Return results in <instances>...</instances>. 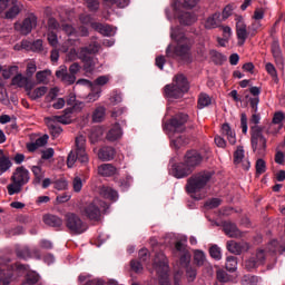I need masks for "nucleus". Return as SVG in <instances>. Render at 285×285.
<instances>
[{"label":"nucleus","mask_w":285,"mask_h":285,"mask_svg":"<svg viewBox=\"0 0 285 285\" xmlns=\"http://www.w3.org/2000/svg\"><path fill=\"white\" fill-rule=\"evenodd\" d=\"M187 121L188 115L177 114L166 125V128L169 130V132H173L170 135V145L173 146V148H176V150H178V148H181V146H188V144H190V139L188 137L180 135V132L186 131Z\"/></svg>","instance_id":"f257e3e1"},{"label":"nucleus","mask_w":285,"mask_h":285,"mask_svg":"<svg viewBox=\"0 0 285 285\" xmlns=\"http://www.w3.org/2000/svg\"><path fill=\"white\" fill-rule=\"evenodd\" d=\"M171 39L176 41V47L174 48V52L170 51V45L166 49L167 57H180V59H186L190 57V50L193 49V40L186 37V33L179 31V28H171L170 33Z\"/></svg>","instance_id":"f03ea898"},{"label":"nucleus","mask_w":285,"mask_h":285,"mask_svg":"<svg viewBox=\"0 0 285 285\" xmlns=\"http://www.w3.org/2000/svg\"><path fill=\"white\" fill-rule=\"evenodd\" d=\"M213 179V173L210 171H200L197 174H194L190 178L187 180L186 190L194 199H197L199 202L200 199H204V195L197 193H202L208 186V181Z\"/></svg>","instance_id":"7ed1b4c3"},{"label":"nucleus","mask_w":285,"mask_h":285,"mask_svg":"<svg viewBox=\"0 0 285 285\" xmlns=\"http://www.w3.org/2000/svg\"><path fill=\"white\" fill-rule=\"evenodd\" d=\"M188 79L184 73H178L174 77L173 82L166 85L163 89V95L166 99H181L188 92Z\"/></svg>","instance_id":"20e7f679"},{"label":"nucleus","mask_w":285,"mask_h":285,"mask_svg":"<svg viewBox=\"0 0 285 285\" xmlns=\"http://www.w3.org/2000/svg\"><path fill=\"white\" fill-rule=\"evenodd\" d=\"M77 160L80 164H88V153H86V136L79 135L75 140V149H72L67 157L68 168H72Z\"/></svg>","instance_id":"39448f33"},{"label":"nucleus","mask_w":285,"mask_h":285,"mask_svg":"<svg viewBox=\"0 0 285 285\" xmlns=\"http://www.w3.org/2000/svg\"><path fill=\"white\" fill-rule=\"evenodd\" d=\"M11 184L7 186L9 195H19L23 190V186L30 181V171L26 167H17L11 176Z\"/></svg>","instance_id":"423d86ee"},{"label":"nucleus","mask_w":285,"mask_h":285,"mask_svg":"<svg viewBox=\"0 0 285 285\" xmlns=\"http://www.w3.org/2000/svg\"><path fill=\"white\" fill-rule=\"evenodd\" d=\"M153 266L159 277V284L170 285V279L168 278L170 266L168 265V257H166L164 252H158L156 254Z\"/></svg>","instance_id":"0eeeda50"},{"label":"nucleus","mask_w":285,"mask_h":285,"mask_svg":"<svg viewBox=\"0 0 285 285\" xmlns=\"http://www.w3.org/2000/svg\"><path fill=\"white\" fill-rule=\"evenodd\" d=\"M97 52H99V43L97 42H94L88 47H81L79 49V59L83 63L85 72H95V57H91L90 55H97Z\"/></svg>","instance_id":"6e6552de"},{"label":"nucleus","mask_w":285,"mask_h":285,"mask_svg":"<svg viewBox=\"0 0 285 285\" xmlns=\"http://www.w3.org/2000/svg\"><path fill=\"white\" fill-rule=\"evenodd\" d=\"M65 224L70 235H83L88 230V224L75 213L66 214Z\"/></svg>","instance_id":"1a4fd4ad"},{"label":"nucleus","mask_w":285,"mask_h":285,"mask_svg":"<svg viewBox=\"0 0 285 285\" xmlns=\"http://www.w3.org/2000/svg\"><path fill=\"white\" fill-rule=\"evenodd\" d=\"M250 144L253 153L258 155H264L266 153L267 139L264 137V127L262 126H252L250 128Z\"/></svg>","instance_id":"9d476101"},{"label":"nucleus","mask_w":285,"mask_h":285,"mask_svg":"<svg viewBox=\"0 0 285 285\" xmlns=\"http://www.w3.org/2000/svg\"><path fill=\"white\" fill-rule=\"evenodd\" d=\"M80 215L90 222H101V208L99 207V199H94L85 204L80 208Z\"/></svg>","instance_id":"9b49d317"},{"label":"nucleus","mask_w":285,"mask_h":285,"mask_svg":"<svg viewBox=\"0 0 285 285\" xmlns=\"http://www.w3.org/2000/svg\"><path fill=\"white\" fill-rule=\"evenodd\" d=\"M37 21L38 18L35 13H29L22 22H16L14 23V30L19 32L20 35H23V37H28L30 32H32L33 28H37Z\"/></svg>","instance_id":"f8f14e48"},{"label":"nucleus","mask_w":285,"mask_h":285,"mask_svg":"<svg viewBox=\"0 0 285 285\" xmlns=\"http://www.w3.org/2000/svg\"><path fill=\"white\" fill-rule=\"evenodd\" d=\"M266 262V249L258 248L248 259L245 261L246 271H255Z\"/></svg>","instance_id":"ddd939ff"},{"label":"nucleus","mask_w":285,"mask_h":285,"mask_svg":"<svg viewBox=\"0 0 285 285\" xmlns=\"http://www.w3.org/2000/svg\"><path fill=\"white\" fill-rule=\"evenodd\" d=\"M266 262V249L258 248L248 259L245 261L246 271H255Z\"/></svg>","instance_id":"4468645a"},{"label":"nucleus","mask_w":285,"mask_h":285,"mask_svg":"<svg viewBox=\"0 0 285 285\" xmlns=\"http://www.w3.org/2000/svg\"><path fill=\"white\" fill-rule=\"evenodd\" d=\"M266 262V249L258 248L248 259L245 261L246 271H255Z\"/></svg>","instance_id":"2eb2a0df"},{"label":"nucleus","mask_w":285,"mask_h":285,"mask_svg":"<svg viewBox=\"0 0 285 285\" xmlns=\"http://www.w3.org/2000/svg\"><path fill=\"white\" fill-rule=\"evenodd\" d=\"M204 161V157L197 150H188L185 154L184 163L190 168V170H195L197 166H199Z\"/></svg>","instance_id":"dca6fc26"},{"label":"nucleus","mask_w":285,"mask_h":285,"mask_svg":"<svg viewBox=\"0 0 285 285\" xmlns=\"http://www.w3.org/2000/svg\"><path fill=\"white\" fill-rule=\"evenodd\" d=\"M11 86H17V88H23L26 92H28V90H32V88H35V82H32L29 77L18 73L12 78Z\"/></svg>","instance_id":"f3484780"},{"label":"nucleus","mask_w":285,"mask_h":285,"mask_svg":"<svg viewBox=\"0 0 285 285\" xmlns=\"http://www.w3.org/2000/svg\"><path fill=\"white\" fill-rule=\"evenodd\" d=\"M171 175L176 179H184L185 177H188V175H193V171L187 164L178 163L173 165Z\"/></svg>","instance_id":"a211bd4d"},{"label":"nucleus","mask_w":285,"mask_h":285,"mask_svg":"<svg viewBox=\"0 0 285 285\" xmlns=\"http://www.w3.org/2000/svg\"><path fill=\"white\" fill-rule=\"evenodd\" d=\"M236 37L238 39V46H244V43H246V39H248V30L246 29V23L242 18H238L236 21Z\"/></svg>","instance_id":"6ab92c4d"},{"label":"nucleus","mask_w":285,"mask_h":285,"mask_svg":"<svg viewBox=\"0 0 285 285\" xmlns=\"http://www.w3.org/2000/svg\"><path fill=\"white\" fill-rule=\"evenodd\" d=\"M56 77L67 86H72V83L77 81V76L72 75L71 72L68 73V67L66 66H61L60 69L56 71Z\"/></svg>","instance_id":"aec40b11"},{"label":"nucleus","mask_w":285,"mask_h":285,"mask_svg":"<svg viewBox=\"0 0 285 285\" xmlns=\"http://www.w3.org/2000/svg\"><path fill=\"white\" fill-rule=\"evenodd\" d=\"M223 230L227 237H232L233 239H242V237H244V233L237 228L235 223H224Z\"/></svg>","instance_id":"412c9836"},{"label":"nucleus","mask_w":285,"mask_h":285,"mask_svg":"<svg viewBox=\"0 0 285 285\" xmlns=\"http://www.w3.org/2000/svg\"><path fill=\"white\" fill-rule=\"evenodd\" d=\"M91 28L102 35V37H115L117 29L110 24H104L100 22H91Z\"/></svg>","instance_id":"4be33fe9"},{"label":"nucleus","mask_w":285,"mask_h":285,"mask_svg":"<svg viewBox=\"0 0 285 285\" xmlns=\"http://www.w3.org/2000/svg\"><path fill=\"white\" fill-rule=\"evenodd\" d=\"M222 26V13L215 12L207 17L204 21L205 30H215V28H219Z\"/></svg>","instance_id":"5701e85b"},{"label":"nucleus","mask_w":285,"mask_h":285,"mask_svg":"<svg viewBox=\"0 0 285 285\" xmlns=\"http://www.w3.org/2000/svg\"><path fill=\"white\" fill-rule=\"evenodd\" d=\"M45 121H46L49 132H50L51 137H53V139H57V137H59L63 132L61 125H59L51 117L45 118Z\"/></svg>","instance_id":"b1692460"},{"label":"nucleus","mask_w":285,"mask_h":285,"mask_svg":"<svg viewBox=\"0 0 285 285\" xmlns=\"http://www.w3.org/2000/svg\"><path fill=\"white\" fill-rule=\"evenodd\" d=\"M30 170L33 175L32 185L40 186L41 181H43L46 177V170H43V167H41V165H33L30 167Z\"/></svg>","instance_id":"393cba45"},{"label":"nucleus","mask_w":285,"mask_h":285,"mask_svg":"<svg viewBox=\"0 0 285 285\" xmlns=\"http://www.w3.org/2000/svg\"><path fill=\"white\" fill-rule=\"evenodd\" d=\"M115 155H117V150L110 146H105L98 150V159L101 161H112Z\"/></svg>","instance_id":"a878e982"},{"label":"nucleus","mask_w":285,"mask_h":285,"mask_svg":"<svg viewBox=\"0 0 285 285\" xmlns=\"http://www.w3.org/2000/svg\"><path fill=\"white\" fill-rule=\"evenodd\" d=\"M78 283L81 285H104L106 282L101 278H95L90 274L82 273L78 276Z\"/></svg>","instance_id":"bb28decb"},{"label":"nucleus","mask_w":285,"mask_h":285,"mask_svg":"<svg viewBox=\"0 0 285 285\" xmlns=\"http://www.w3.org/2000/svg\"><path fill=\"white\" fill-rule=\"evenodd\" d=\"M124 131L121 130V125L116 122L111 126V128L107 131L106 139L107 141H118L120 137H122Z\"/></svg>","instance_id":"cd10ccee"},{"label":"nucleus","mask_w":285,"mask_h":285,"mask_svg":"<svg viewBox=\"0 0 285 285\" xmlns=\"http://www.w3.org/2000/svg\"><path fill=\"white\" fill-rule=\"evenodd\" d=\"M48 135H43L41 137H39L38 139H36V141L32 142H27L26 144V148L28 150V153H35L37 150H39V148H43V146H46V144H48Z\"/></svg>","instance_id":"c85d7f7f"},{"label":"nucleus","mask_w":285,"mask_h":285,"mask_svg":"<svg viewBox=\"0 0 285 285\" xmlns=\"http://www.w3.org/2000/svg\"><path fill=\"white\" fill-rule=\"evenodd\" d=\"M220 132L222 135H224V137L227 138L232 146H235V144H237V137L235 136V131H233L228 122L222 125Z\"/></svg>","instance_id":"c756f323"},{"label":"nucleus","mask_w":285,"mask_h":285,"mask_svg":"<svg viewBox=\"0 0 285 285\" xmlns=\"http://www.w3.org/2000/svg\"><path fill=\"white\" fill-rule=\"evenodd\" d=\"M10 3H11V7L9 8V10H7L6 18L16 19L17 16L21 12L23 4H21V2L17 0H12Z\"/></svg>","instance_id":"7c9ffc66"},{"label":"nucleus","mask_w":285,"mask_h":285,"mask_svg":"<svg viewBox=\"0 0 285 285\" xmlns=\"http://www.w3.org/2000/svg\"><path fill=\"white\" fill-rule=\"evenodd\" d=\"M98 175H101V177H112L117 175V167L112 164H102L98 167Z\"/></svg>","instance_id":"2f4dec72"},{"label":"nucleus","mask_w":285,"mask_h":285,"mask_svg":"<svg viewBox=\"0 0 285 285\" xmlns=\"http://www.w3.org/2000/svg\"><path fill=\"white\" fill-rule=\"evenodd\" d=\"M43 222L47 226H51L52 228H61V226H63V219L55 215H45Z\"/></svg>","instance_id":"473e14b6"},{"label":"nucleus","mask_w":285,"mask_h":285,"mask_svg":"<svg viewBox=\"0 0 285 285\" xmlns=\"http://www.w3.org/2000/svg\"><path fill=\"white\" fill-rule=\"evenodd\" d=\"M100 195L105 199H110V202H116V199L119 198V194L117 193V190L112 189L111 187H106V186H102L100 188Z\"/></svg>","instance_id":"72a5a7b5"},{"label":"nucleus","mask_w":285,"mask_h":285,"mask_svg":"<svg viewBox=\"0 0 285 285\" xmlns=\"http://www.w3.org/2000/svg\"><path fill=\"white\" fill-rule=\"evenodd\" d=\"M48 92V87H38L35 90L30 89L27 91V95L31 101H37V99H41Z\"/></svg>","instance_id":"f704fd0d"},{"label":"nucleus","mask_w":285,"mask_h":285,"mask_svg":"<svg viewBox=\"0 0 285 285\" xmlns=\"http://www.w3.org/2000/svg\"><path fill=\"white\" fill-rule=\"evenodd\" d=\"M178 19L183 26H193V23H195V21H197V18H195V14H193L190 12H183L178 17Z\"/></svg>","instance_id":"c9c22d12"},{"label":"nucleus","mask_w":285,"mask_h":285,"mask_svg":"<svg viewBox=\"0 0 285 285\" xmlns=\"http://www.w3.org/2000/svg\"><path fill=\"white\" fill-rule=\"evenodd\" d=\"M106 119V108L97 107L92 112V121L94 124H101Z\"/></svg>","instance_id":"e433bc0d"},{"label":"nucleus","mask_w":285,"mask_h":285,"mask_svg":"<svg viewBox=\"0 0 285 285\" xmlns=\"http://www.w3.org/2000/svg\"><path fill=\"white\" fill-rule=\"evenodd\" d=\"M272 53L276 63H284V58L282 57V49L279 48L278 41H274L272 43Z\"/></svg>","instance_id":"4c0bfd02"},{"label":"nucleus","mask_w":285,"mask_h":285,"mask_svg":"<svg viewBox=\"0 0 285 285\" xmlns=\"http://www.w3.org/2000/svg\"><path fill=\"white\" fill-rule=\"evenodd\" d=\"M51 76H52V71L50 69L38 71L36 73L37 83H46L48 81V77H51Z\"/></svg>","instance_id":"58836bf2"},{"label":"nucleus","mask_w":285,"mask_h":285,"mask_svg":"<svg viewBox=\"0 0 285 285\" xmlns=\"http://www.w3.org/2000/svg\"><path fill=\"white\" fill-rule=\"evenodd\" d=\"M213 100L210 99V96L208 94H200L198 96V108L202 110L204 108H208Z\"/></svg>","instance_id":"ea45409f"},{"label":"nucleus","mask_w":285,"mask_h":285,"mask_svg":"<svg viewBox=\"0 0 285 285\" xmlns=\"http://www.w3.org/2000/svg\"><path fill=\"white\" fill-rule=\"evenodd\" d=\"M194 263L196 266H204L206 264V254L203 250L196 249L194 252Z\"/></svg>","instance_id":"a19ab883"},{"label":"nucleus","mask_w":285,"mask_h":285,"mask_svg":"<svg viewBox=\"0 0 285 285\" xmlns=\"http://www.w3.org/2000/svg\"><path fill=\"white\" fill-rule=\"evenodd\" d=\"M12 279V272L0 267V285H9Z\"/></svg>","instance_id":"79ce46f5"},{"label":"nucleus","mask_w":285,"mask_h":285,"mask_svg":"<svg viewBox=\"0 0 285 285\" xmlns=\"http://www.w3.org/2000/svg\"><path fill=\"white\" fill-rule=\"evenodd\" d=\"M226 271L229 273H235L237 271V257L235 256H228L226 258V264H225Z\"/></svg>","instance_id":"37998d69"},{"label":"nucleus","mask_w":285,"mask_h":285,"mask_svg":"<svg viewBox=\"0 0 285 285\" xmlns=\"http://www.w3.org/2000/svg\"><path fill=\"white\" fill-rule=\"evenodd\" d=\"M187 282H194L197 279V267L195 265H189L185 267Z\"/></svg>","instance_id":"c03bdc74"},{"label":"nucleus","mask_w":285,"mask_h":285,"mask_svg":"<svg viewBox=\"0 0 285 285\" xmlns=\"http://www.w3.org/2000/svg\"><path fill=\"white\" fill-rule=\"evenodd\" d=\"M40 276L35 272H30L26 275V279L22 285H35L39 282Z\"/></svg>","instance_id":"a18cd8bd"},{"label":"nucleus","mask_w":285,"mask_h":285,"mask_svg":"<svg viewBox=\"0 0 285 285\" xmlns=\"http://www.w3.org/2000/svg\"><path fill=\"white\" fill-rule=\"evenodd\" d=\"M244 161V147L238 146L234 151V164L237 166Z\"/></svg>","instance_id":"49530a36"},{"label":"nucleus","mask_w":285,"mask_h":285,"mask_svg":"<svg viewBox=\"0 0 285 285\" xmlns=\"http://www.w3.org/2000/svg\"><path fill=\"white\" fill-rule=\"evenodd\" d=\"M227 250L229 253H232L233 255H240L239 252V243L235 242V240H229L227 242Z\"/></svg>","instance_id":"de8ad7c7"},{"label":"nucleus","mask_w":285,"mask_h":285,"mask_svg":"<svg viewBox=\"0 0 285 285\" xmlns=\"http://www.w3.org/2000/svg\"><path fill=\"white\" fill-rule=\"evenodd\" d=\"M12 166V163H10V158L6 157L3 154H0V169L10 170V167Z\"/></svg>","instance_id":"09e8293b"},{"label":"nucleus","mask_w":285,"mask_h":285,"mask_svg":"<svg viewBox=\"0 0 285 285\" xmlns=\"http://www.w3.org/2000/svg\"><path fill=\"white\" fill-rule=\"evenodd\" d=\"M209 255L210 257H213V259H216L217 262H219V259H222V248H219V246L217 245H213L209 248Z\"/></svg>","instance_id":"8fccbe9b"},{"label":"nucleus","mask_w":285,"mask_h":285,"mask_svg":"<svg viewBox=\"0 0 285 285\" xmlns=\"http://www.w3.org/2000/svg\"><path fill=\"white\" fill-rule=\"evenodd\" d=\"M51 119H55L57 124H63L65 126H68V124H72V118L70 116H66L63 114L62 116H52Z\"/></svg>","instance_id":"3c124183"},{"label":"nucleus","mask_w":285,"mask_h":285,"mask_svg":"<svg viewBox=\"0 0 285 285\" xmlns=\"http://www.w3.org/2000/svg\"><path fill=\"white\" fill-rule=\"evenodd\" d=\"M81 108H83V102L75 104L72 107L66 108L63 112L67 117H70L72 112H79Z\"/></svg>","instance_id":"603ef678"},{"label":"nucleus","mask_w":285,"mask_h":285,"mask_svg":"<svg viewBox=\"0 0 285 285\" xmlns=\"http://www.w3.org/2000/svg\"><path fill=\"white\" fill-rule=\"evenodd\" d=\"M16 255L17 257H19V259H28L30 258V248L28 247L18 248L16 250Z\"/></svg>","instance_id":"864d4df0"},{"label":"nucleus","mask_w":285,"mask_h":285,"mask_svg":"<svg viewBox=\"0 0 285 285\" xmlns=\"http://www.w3.org/2000/svg\"><path fill=\"white\" fill-rule=\"evenodd\" d=\"M16 72H19V66H11L8 69L2 70V77L3 79H10Z\"/></svg>","instance_id":"5fc2aeb1"},{"label":"nucleus","mask_w":285,"mask_h":285,"mask_svg":"<svg viewBox=\"0 0 285 285\" xmlns=\"http://www.w3.org/2000/svg\"><path fill=\"white\" fill-rule=\"evenodd\" d=\"M222 206V199L219 198H212L205 203V208H209L213 210V208H219Z\"/></svg>","instance_id":"6e6d98bb"},{"label":"nucleus","mask_w":285,"mask_h":285,"mask_svg":"<svg viewBox=\"0 0 285 285\" xmlns=\"http://www.w3.org/2000/svg\"><path fill=\"white\" fill-rule=\"evenodd\" d=\"M180 266L187 268L190 265V252H184L180 256Z\"/></svg>","instance_id":"4d7b16f0"},{"label":"nucleus","mask_w":285,"mask_h":285,"mask_svg":"<svg viewBox=\"0 0 285 285\" xmlns=\"http://www.w3.org/2000/svg\"><path fill=\"white\" fill-rule=\"evenodd\" d=\"M266 173V161L262 158L256 160V175H264Z\"/></svg>","instance_id":"13d9d810"},{"label":"nucleus","mask_w":285,"mask_h":285,"mask_svg":"<svg viewBox=\"0 0 285 285\" xmlns=\"http://www.w3.org/2000/svg\"><path fill=\"white\" fill-rule=\"evenodd\" d=\"M212 57H213L215 63H217L218 66H222V63H224V61H226V56H224L223 53H220L218 51H213Z\"/></svg>","instance_id":"bf43d9fd"},{"label":"nucleus","mask_w":285,"mask_h":285,"mask_svg":"<svg viewBox=\"0 0 285 285\" xmlns=\"http://www.w3.org/2000/svg\"><path fill=\"white\" fill-rule=\"evenodd\" d=\"M85 3L90 12H97L99 10V0H85Z\"/></svg>","instance_id":"052dcab7"},{"label":"nucleus","mask_w":285,"mask_h":285,"mask_svg":"<svg viewBox=\"0 0 285 285\" xmlns=\"http://www.w3.org/2000/svg\"><path fill=\"white\" fill-rule=\"evenodd\" d=\"M37 72V62L36 61H30L27 63V69H26V75L27 77H32Z\"/></svg>","instance_id":"680f3d73"},{"label":"nucleus","mask_w":285,"mask_h":285,"mask_svg":"<svg viewBox=\"0 0 285 285\" xmlns=\"http://www.w3.org/2000/svg\"><path fill=\"white\" fill-rule=\"evenodd\" d=\"M75 193H81V188H83V181L79 176H76L72 181Z\"/></svg>","instance_id":"e2e57ef3"},{"label":"nucleus","mask_w":285,"mask_h":285,"mask_svg":"<svg viewBox=\"0 0 285 285\" xmlns=\"http://www.w3.org/2000/svg\"><path fill=\"white\" fill-rule=\"evenodd\" d=\"M243 282L245 285H257L259 284V278L257 276H244Z\"/></svg>","instance_id":"0e129e2a"},{"label":"nucleus","mask_w":285,"mask_h":285,"mask_svg":"<svg viewBox=\"0 0 285 285\" xmlns=\"http://www.w3.org/2000/svg\"><path fill=\"white\" fill-rule=\"evenodd\" d=\"M47 26L49 32H52V30H58L60 28L59 21H57V19L55 18H49Z\"/></svg>","instance_id":"69168bd1"},{"label":"nucleus","mask_w":285,"mask_h":285,"mask_svg":"<svg viewBox=\"0 0 285 285\" xmlns=\"http://www.w3.org/2000/svg\"><path fill=\"white\" fill-rule=\"evenodd\" d=\"M53 188H56V190H66V188H68V181H66V179H58L53 183Z\"/></svg>","instance_id":"338daca9"},{"label":"nucleus","mask_w":285,"mask_h":285,"mask_svg":"<svg viewBox=\"0 0 285 285\" xmlns=\"http://www.w3.org/2000/svg\"><path fill=\"white\" fill-rule=\"evenodd\" d=\"M282 121H285L284 111L275 112L272 122L278 125V124H282Z\"/></svg>","instance_id":"774afa93"}]
</instances>
